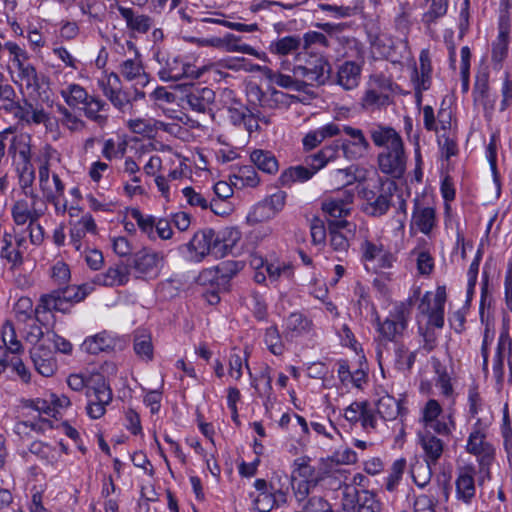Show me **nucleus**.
Instances as JSON below:
<instances>
[{
	"instance_id": "nucleus-1",
	"label": "nucleus",
	"mask_w": 512,
	"mask_h": 512,
	"mask_svg": "<svg viewBox=\"0 0 512 512\" xmlns=\"http://www.w3.org/2000/svg\"><path fill=\"white\" fill-rule=\"evenodd\" d=\"M234 234L235 237L231 242H227L214 230L203 229L194 234L187 247L190 252L194 253L193 258L196 261H201L207 255L222 258L232 250L235 242L238 240V231H235ZM231 235H233V232H231Z\"/></svg>"
},
{
	"instance_id": "nucleus-2",
	"label": "nucleus",
	"mask_w": 512,
	"mask_h": 512,
	"mask_svg": "<svg viewBox=\"0 0 512 512\" xmlns=\"http://www.w3.org/2000/svg\"><path fill=\"white\" fill-rule=\"evenodd\" d=\"M292 72L301 80L303 86H321L329 79L331 66L324 57L303 51L296 54Z\"/></svg>"
},
{
	"instance_id": "nucleus-3",
	"label": "nucleus",
	"mask_w": 512,
	"mask_h": 512,
	"mask_svg": "<svg viewBox=\"0 0 512 512\" xmlns=\"http://www.w3.org/2000/svg\"><path fill=\"white\" fill-rule=\"evenodd\" d=\"M396 189V183L388 179L378 178L374 183H368L361 190L362 198L365 200L363 211L373 217L386 214Z\"/></svg>"
},
{
	"instance_id": "nucleus-4",
	"label": "nucleus",
	"mask_w": 512,
	"mask_h": 512,
	"mask_svg": "<svg viewBox=\"0 0 512 512\" xmlns=\"http://www.w3.org/2000/svg\"><path fill=\"white\" fill-rule=\"evenodd\" d=\"M468 453L476 456L479 463L478 483L481 485L485 479L490 478V466L495 459V448L487 440L486 428L480 420L474 425L466 445Z\"/></svg>"
},
{
	"instance_id": "nucleus-5",
	"label": "nucleus",
	"mask_w": 512,
	"mask_h": 512,
	"mask_svg": "<svg viewBox=\"0 0 512 512\" xmlns=\"http://www.w3.org/2000/svg\"><path fill=\"white\" fill-rule=\"evenodd\" d=\"M157 60L160 66L157 74L164 82H176L181 79H198L208 70L206 66L196 67L191 63L184 62L181 58L176 56L160 58L159 54H157Z\"/></svg>"
},
{
	"instance_id": "nucleus-6",
	"label": "nucleus",
	"mask_w": 512,
	"mask_h": 512,
	"mask_svg": "<svg viewBox=\"0 0 512 512\" xmlns=\"http://www.w3.org/2000/svg\"><path fill=\"white\" fill-rule=\"evenodd\" d=\"M421 421L425 431H433L440 436H448L454 427L451 415H442V407L434 399L427 401L423 407Z\"/></svg>"
},
{
	"instance_id": "nucleus-7",
	"label": "nucleus",
	"mask_w": 512,
	"mask_h": 512,
	"mask_svg": "<svg viewBox=\"0 0 512 512\" xmlns=\"http://www.w3.org/2000/svg\"><path fill=\"white\" fill-rule=\"evenodd\" d=\"M85 293L79 287L70 286L64 289L52 291L41 297L40 302L45 311H59L67 313L74 302L84 299Z\"/></svg>"
},
{
	"instance_id": "nucleus-8",
	"label": "nucleus",
	"mask_w": 512,
	"mask_h": 512,
	"mask_svg": "<svg viewBox=\"0 0 512 512\" xmlns=\"http://www.w3.org/2000/svg\"><path fill=\"white\" fill-rule=\"evenodd\" d=\"M409 317V307L404 303L398 304L383 322L378 319V332L385 339L395 341L407 329Z\"/></svg>"
},
{
	"instance_id": "nucleus-9",
	"label": "nucleus",
	"mask_w": 512,
	"mask_h": 512,
	"mask_svg": "<svg viewBox=\"0 0 512 512\" xmlns=\"http://www.w3.org/2000/svg\"><path fill=\"white\" fill-rule=\"evenodd\" d=\"M341 133L346 138L340 139L341 150L345 158L349 160H357L364 157L371 149L370 143L364 132L349 125H340Z\"/></svg>"
},
{
	"instance_id": "nucleus-10",
	"label": "nucleus",
	"mask_w": 512,
	"mask_h": 512,
	"mask_svg": "<svg viewBox=\"0 0 512 512\" xmlns=\"http://www.w3.org/2000/svg\"><path fill=\"white\" fill-rule=\"evenodd\" d=\"M163 256L149 249H142L133 254L129 269H133L135 276L141 279L156 278L161 269Z\"/></svg>"
},
{
	"instance_id": "nucleus-11",
	"label": "nucleus",
	"mask_w": 512,
	"mask_h": 512,
	"mask_svg": "<svg viewBox=\"0 0 512 512\" xmlns=\"http://www.w3.org/2000/svg\"><path fill=\"white\" fill-rule=\"evenodd\" d=\"M407 156L404 144L383 149L377 156L379 170L392 178H401L406 170Z\"/></svg>"
},
{
	"instance_id": "nucleus-12",
	"label": "nucleus",
	"mask_w": 512,
	"mask_h": 512,
	"mask_svg": "<svg viewBox=\"0 0 512 512\" xmlns=\"http://www.w3.org/2000/svg\"><path fill=\"white\" fill-rule=\"evenodd\" d=\"M126 47L133 57L120 63L119 74L127 81H133L135 85L144 87L149 83V77L144 70L137 47L132 41H126Z\"/></svg>"
},
{
	"instance_id": "nucleus-13",
	"label": "nucleus",
	"mask_w": 512,
	"mask_h": 512,
	"mask_svg": "<svg viewBox=\"0 0 512 512\" xmlns=\"http://www.w3.org/2000/svg\"><path fill=\"white\" fill-rule=\"evenodd\" d=\"M104 96L119 111L126 112L132 108L131 97L122 90L120 76L117 73H110L100 83Z\"/></svg>"
},
{
	"instance_id": "nucleus-14",
	"label": "nucleus",
	"mask_w": 512,
	"mask_h": 512,
	"mask_svg": "<svg viewBox=\"0 0 512 512\" xmlns=\"http://www.w3.org/2000/svg\"><path fill=\"white\" fill-rule=\"evenodd\" d=\"M215 100V92L208 87H193L185 96L184 101L188 107L199 114L214 118L212 104Z\"/></svg>"
},
{
	"instance_id": "nucleus-15",
	"label": "nucleus",
	"mask_w": 512,
	"mask_h": 512,
	"mask_svg": "<svg viewBox=\"0 0 512 512\" xmlns=\"http://www.w3.org/2000/svg\"><path fill=\"white\" fill-rule=\"evenodd\" d=\"M90 390L91 389L87 391V396L90 397V399L86 406V412L90 418L99 419L105 414L106 406L112 400V391L103 379L92 389L93 398L90 394Z\"/></svg>"
},
{
	"instance_id": "nucleus-16",
	"label": "nucleus",
	"mask_w": 512,
	"mask_h": 512,
	"mask_svg": "<svg viewBox=\"0 0 512 512\" xmlns=\"http://www.w3.org/2000/svg\"><path fill=\"white\" fill-rule=\"evenodd\" d=\"M354 193L344 190L336 196L329 197L322 202L323 212L331 218L340 219L346 217L351 209Z\"/></svg>"
},
{
	"instance_id": "nucleus-17",
	"label": "nucleus",
	"mask_w": 512,
	"mask_h": 512,
	"mask_svg": "<svg viewBox=\"0 0 512 512\" xmlns=\"http://www.w3.org/2000/svg\"><path fill=\"white\" fill-rule=\"evenodd\" d=\"M475 467L467 465L461 467L457 471L456 497L466 504H469L475 496Z\"/></svg>"
},
{
	"instance_id": "nucleus-18",
	"label": "nucleus",
	"mask_w": 512,
	"mask_h": 512,
	"mask_svg": "<svg viewBox=\"0 0 512 512\" xmlns=\"http://www.w3.org/2000/svg\"><path fill=\"white\" fill-rule=\"evenodd\" d=\"M129 279V266L119 262L110 266L105 272L96 274L93 278V283L100 286L114 287L126 285Z\"/></svg>"
},
{
	"instance_id": "nucleus-19",
	"label": "nucleus",
	"mask_w": 512,
	"mask_h": 512,
	"mask_svg": "<svg viewBox=\"0 0 512 512\" xmlns=\"http://www.w3.org/2000/svg\"><path fill=\"white\" fill-rule=\"evenodd\" d=\"M369 134L376 147L388 149L389 147H396L404 144L400 134L390 126L382 124L374 125L370 128Z\"/></svg>"
},
{
	"instance_id": "nucleus-20",
	"label": "nucleus",
	"mask_w": 512,
	"mask_h": 512,
	"mask_svg": "<svg viewBox=\"0 0 512 512\" xmlns=\"http://www.w3.org/2000/svg\"><path fill=\"white\" fill-rule=\"evenodd\" d=\"M70 243L76 251L82 252V239L86 233L96 234L97 226L93 217L86 213L78 221H70Z\"/></svg>"
},
{
	"instance_id": "nucleus-21",
	"label": "nucleus",
	"mask_w": 512,
	"mask_h": 512,
	"mask_svg": "<svg viewBox=\"0 0 512 512\" xmlns=\"http://www.w3.org/2000/svg\"><path fill=\"white\" fill-rule=\"evenodd\" d=\"M117 10L125 20L127 29L133 33L145 34L153 25V20L150 16L139 14L132 8L117 5Z\"/></svg>"
},
{
	"instance_id": "nucleus-22",
	"label": "nucleus",
	"mask_w": 512,
	"mask_h": 512,
	"mask_svg": "<svg viewBox=\"0 0 512 512\" xmlns=\"http://www.w3.org/2000/svg\"><path fill=\"white\" fill-rule=\"evenodd\" d=\"M433 431H424L418 434L419 443L424 452L425 461L436 465L444 450L443 441L432 434Z\"/></svg>"
},
{
	"instance_id": "nucleus-23",
	"label": "nucleus",
	"mask_w": 512,
	"mask_h": 512,
	"mask_svg": "<svg viewBox=\"0 0 512 512\" xmlns=\"http://www.w3.org/2000/svg\"><path fill=\"white\" fill-rule=\"evenodd\" d=\"M386 87V80L380 76H374L370 80V87L365 91L362 97V106L364 109H374L383 106L388 101V96L378 89Z\"/></svg>"
},
{
	"instance_id": "nucleus-24",
	"label": "nucleus",
	"mask_w": 512,
	"mask_h": 512,
	"mask_svg": "<svg viewBox=\"0 0 512 512\" xmlns=\"http://www.w3.org/2000/svg\"><path fill=\"white\" fill-rule=\"evenodd\" d=\"M11 214L14 223L18 226H22L27 223H32L33 221H38L44 215V211L33 207L27 200L20 199L13 204Z\"/></svg>"
},
{
	"instance_id": "nucleus-25",
	"label": "nucleus",
	"mask_w": 512,
	"mask_h": 512,
	"mask_svg": "<svg viewBox=\"0 0 512 512\" xmlns=\"http://www.w3.org/2000/svg\"><path fill=\"white\" fill-rule=\"evenodd\" d=\"M341 134V127L336 123H328L316 130L310 131L302 140L305 150H312L321 144L325 139Z\"/></svg>"
},
{
	"instance_id": "nucleus-26",
	"label": "nucleus",
	"mask_w": 512,
	"mask_h": 512,
	"mask_svg": "<svg viewBox=\"0 0 512 512\" xmlns=\"http://www.w3.org/2000/svg\"><path fill=\"white\" fill-rule=\"evenodd\" d=\"M412 224L415 225L422 233L428 235L436 224L434 208L422 206L418 200H415Z\"/></svg>"
},
{
	"instance_id": "nucleus-27",
	"label": "nucleus",
	"mask_w": 512,
	"mask_h": 512,
	"mask_svg": "<svg viewBox=\"0 0 512 512\" xmlns=\"http://www.w3.org/2000/svg\"><path fill=\"white\" fill-rule=\"evenodd\" d=\"M361 68L354 62L347 61L339 66L337 84L345 90L355 89L359 85Z\"/></svg>"
},
{
	"instance_id": "nucleus-28",
	"label": "nucleus",
	"mask_w": 512,
	"mask_h": 512,
	"mask_svg": "<svg viewBox=\"0 0 512 512\" xmlns=\"http://www.w3.org/2000/svg\"><path fill=\"white\" fill-rule=\"evenodd\" d=\"M512 340L510 338L508 329H504L499 336L496 355L493 359V373L498 382H500L504 375V352L511 350Z\"/></svg>"
},
{
	"instance_id": "nucleus-29",
	"label": "nucleus",
	"mask_w": 512,
	"mask_h": 512,
	"mask_svg": "<svg viewBox=\"0 0 512 512\" xmlns=\"http://www.w3.org/2000/svg\"><path fill=\"white\" fill-rule=\"evenodd\" d=\"M115 340L106 332L88 337L82 344V349L89 354H99L114 349Z\"/></svg>"
},
{
	"instance_id": "nucleus-30",
	"label": "nucleus",
	"mask_w": 512,
	"mask_h": 512,
	"mask_svg": "<svg viewBox=\"0 0 512 512\" xmlns=\"http://www.w3.org/2000/svg\"><path fill=\"white\" fill-rule=\"evenodd\" d=\"M222 96L226 99L225 106L227 108L230 122L235 126L242 125L249 109L234 98L232 90H224Z\"/></svg>"
},
{
	"instance_id": "nucleus-31",
	"label": "nucleus",
	"mask_w": 512,
	"mask_h": 512,
	"mask_svg": "<svg viewBox=\"0 0 512 512\" xmlns=\"http://www.w3.org/2000/svg\"><path fill=\"white\" fill-rule=\"evenodd\" d=\"M14 82L24 87L29 93H37L40 89V77L32 63L16 72Z\"/></svg>"
},
{
	"instance_id": "nucleus-32",
	"label": "nucleus",
	"mask_w": 512,
	"mask_h": 512,
	"mask_svg": "<svg viewBox=\"0 0 512 512\" xmlns=\"http://www.w3.org/2000/svg\"><path fill=\"white\" fill-rule=\"evenodd\" d=\"M107 103L98 97L90 96L84 104V115L98 124L100 127L106 125L108 117L107 115L101 114V112L107 110Z\"/></svg>"
},
{
	"instance_id": "nucleus-33",
	"label": "nucleus",
	"mask_w": 512,
	"mask_h": 512,
	"mask_svg": "<svg viewBox=\"0 0 512 512\" xmlns=\"http://www.w3.org/2000/svg\"><path fill=\"white\" fill-rule=\"evenodd\" d=\"M15 118L26 123L40 124L47 120V115L43 109L34 107L31 103L24 101L22 104L19 102L15 113Z\"/></svg>"
},
{
	"instance_id": "nucleus-34",
	"label": "nucleus",
	"mask_w": 512,
	"mask_h": 512,
	"mask_svg": "<svg viewBox=\"0 0 512 512\" xmlns=\"http://www.w3.org/2000/svg\"><path fill=\"white\" fill-rule=\"evenodd\" d=\"M302 40L297 35H290L274 40L269 45L270 53L277 56H286L299 50Z\"/></svg>"
},
{
	"instance_id": "nucleus-35",
	"label": "nucleus",
	"mask_w": 512,
	"mask_h": 512,
	"mask_svg": "<svg viewBox=\"0 0 512 512\" xmlns=\"http://www.w3.org/2000/svg\"><path fill=\"white\" fill-rule=\"evenodd\" d=\"M314 176V171H311L309 167L297 165L292 166L284 170L280 177L279 182L282 186H291L293 183L296 182H306L310 180Z\"/></svg>"
},
{
	"instance_id": "nucleus-36",
	"label": "nucleus",
	"mask_w": 512,
	"mask_h": 512,
	"mask_svg": "<svg viewBox=\"0 0 512 512\" xmlns=\"http://www.w3.org/2000/svg\"><path fill=\"white\" fill-rule=\"evenodd\" d=\"M301 480L309 481L312 484H318L320 481L319 473L315 467L310 465L309 457H300L294 461V469L292 472V479L296 481V478Z\"/></svg>"
},
{
	"instance_id": "nucleus-37",
	"label": "nucleus",
	"mask_w": 512,
	"mask_h": 512,
	"mask_svg": "<svg viewBox=\"0 0 512 512\" xmlns=\"http://www.w3.org/2000/svg\"><path fill=\"white\" fill-rule=\"evenodd\" d=\"M312 328V322L301 313H291L285 321V333L287 336L298 337L308 333Z\"/></svg>"
},
{
	"instance_id": "nucleus-38",
	"label": "nucleus",
	"mask_w": 512,
	"mask_h": 512,
	"mask_svg": "<svg viewBox=\"0 0 512 512\" xmlns=\"http://www.w3.org/2000/svg\"><path fill=\"white\" fill-rule=\"evenodd\" d=\"M250 159L259 170L265 173L274 174L279 169L278 161L270 151L254 150L250 154Z\"/></svg>"
},
{
	"instance_id": "nucleus-39",
	"label": "nucleus",
	"mask_w": 512,
	"mask_h": 512,
	"mask_svg": "<svg viewBox=\"0 0 512 512\" xmlns=\"http://www.w3.org/2000/svg\"><path fill=\"white\" fill-rule=\"evenodd\" d=\"M346 220H336L329 222L330 245L336 252H346L349 248V241L339 230L346 227Z\"/></svg>"
},
{
	"instance_id": "nucleus-40",
	"label": "nucleus",
	"mask_w": 512,
	"mask_h": 512,
	"mask_svg": "<svg viewBox=\"0 0 512 512\" xmlns=\"http://www.w3.org/2000/svg\"><path fill=\"white\" fill-rule=\"evenodd\" d=\"M446 292L444 287H438L434 296L426 293L419 304V310L426 312H444Z\"/></svg>"
},
{
	"instance_id": "nucleus-41",
	"label": "nucleus",
	"mask_w": 512,
	"mask_h": 512,
	"mask_svg": "<svg viewBox=\"0 0 512 512\" xmlns=\"http://www.w3.org/2000/svg\"><path fill=\"white\" fill-rule=\"evenodd\" d=\"M402 410L400 402L388 394L382 396L377 402V413L384 420H395Z\"/></svg>"
},
{
	"instance_id": "nucleus-42",
	"label": "nucleus",
	"mask_w": 512,
	"mask_h": 512,
	"mask_svg": "<svg viewBox=\"0 0 512 512\" xmlns=\"http://www.w3.org/2000/svg\"><path fill=\"white\" fill-rule=\"evenodd\" d=\"M31 359L36 371L44 377L52 376L57 368L55 360L47 353L41 354L40 348H34L30 351Z\"/></svg>"
},
{
	"instance_id": "nucleus-43",
	"label": "nucleus",
	"mask_w": 512,
	"mask_h": 512,
	"mask_svg": "<svg viewBox=\"0 0 512 512\" xmlns=\"http://www.w3.org/2000/svg\"><path fill=\"white\" fill-rule=\"evenodd\" d=\"M264 75L271 83L276 84L279 87L295 91H301L303 89V83L294 75L290 76L280 72H275L267 67L264 68Z\"/></svg>"
},
{
	"instance_id": "nucleus-44",
	"label": "nucleus",
	"mask_w": 512,
	"mask_h": 512,
	"mask_svg": "<svg viewBox=\"0 0 512 512\" xmlns=\"http://www.w3.org/2000/svg\"><path fill=\"white\" fill-rule=\"evenodd\" d=\"M241 38L232 34L227 33L221 37V48L222 50L229 53H243L251 56L258 57V52L255 48L248 44L240 43Z\"/></svg>"
},
{
	"instance_id": "nucleus-45",
	"label": "nucleus",
	"mask_w": 512,
	"mask_h": 512,
	"mask_svg": "<svg viewBox=\"0 0 512 512\" xmlns=\"http://www.w3.org/2000/svg\"><path fill=\"white\" fill-rule=\"evenodd\" d=\"M416 359V352H411L402 343H396L394 348V367L398 371H410Z\"/></svg>"
},
{
	"instance_id": "nucleus-46",
	"label": "nucleus",
	"mask_w": 512,
	"mask_h": 512,
	"mask_svg": "<svg viewBox=\"0 0 512 512\" xmlns=\"http://www.w3.org/2000/svg\"><path fill=\"white\" fill-rule=\"evenodd\" d=\"M60 95L65 100L66 104L73 108L80 104L84 105L90 97L82 86L74 83L61 89Z\"/></svg>"
},
{
	"instance_id": "nucleus-47",
	"label": "nucleus",
	"mask_w": 512,
	"mask_h": 512,
	"mask_svg": "<svg viewBox=\"0 0 512 512\" xmlns=\"http://www.w3.org/2000/svg\"><path fill=\"white\" fill-rule=\"evenodd\" d=\"M59 114V123L71 132H79L85 129L86 123L71 112L67 107L59 104L56 106Z\"/></svg>"
},
{
	"instance_id": "nucleus-48",
	"label": "nucleus",
	"mask_w": 512,
	"mask_h": 512,
	"mask_svg": "<svg viewBox=\"0 0 512 512\" xmlns=\"http://www.w3.org/2000/svg\"><path fill=\"white\" fill-rule=\"evenodd\" d=\"M29 451L48 464L56 463L60 456V453L56 447L41 441L32 442L29 446Z\"/></svg>"
},
{
	"instance_id": "nucleus-49",
	"label": "nucleus",
	"mask_w": 512,
	"mask_h": 512,
	"mask_svg": "<svg viewBox=\"0 0 512 512\" xmlns=\"http://www.w3.org/2000/svg\"><path fill=\"white\" fill-rule=\"evenodd\" d=\"M13 236L11 233L4 232L2 237V247L0 256L6 259L13 266H19L23 263L22 251L12 248Z\"/></svg>"
},
{
	"instance_id": "nucleus-50",
	"label": "nucleus",
	"mask_w": 512,
	"mask_h": 512,
	"mask_svg": "<svg viewBox=\"0 0 512 512\" xmlns=\"http://www.w3.org/2000/svg\"><path fill=\"white\" fill-rule=\"evenodd\" d=\"M355 170L354 166H350L332 171L328 177L329 185L333 188H340L353 184L356 180Z\"/></svg>"
},
{
	"instance_id": "nucleus-51",
	"label": "nucleus",
	"mask_w": 512,
	"mask_h": 512,
	"mask_svg": "<svg viewBox=\"0 0 512 512\" xmlns=\"http://www.w3.org/2000/svg\"><path fill=\"white\" fill-rule=\"evenodd\" d=\"M4 49L10 54V62L15 72H18L22 67H26L31 64L28 53L20 48L16 43L7 42L4 45Z\"/></svg>"
},
{
	"instance_id": "nucleus-52",
	"label": "nucleus",
	"mask_w": 512,
	"mask_h": 512,
	"mask_svg": "<svg viewBox=\"0 0 512 512\" xmlns=\"http://www.w3.org/2000/svg\"><path fill=\"white\" fill-rule=\"evenodd\" d=\"M448 10V0H431L428 10L422 16V22L430 26L444 17Z\"/></svg>"
},
{
	"instance_id": "nucleus-53",
	"label": "nucleus",
	"mask_w": 512,
	"mask_h": 512,
	"mask_svg": "<svg viewBox=\"0 0 512 512\" xmlns=\"http://www.w3.org/2000/svg\"><path fill=\"white\" fill-rule=\"evenodd\" d=\"M405 469L406 460L404 458L397 459L393 462L390 473L385 481V488L387 491L394 492L397 489Z\"/></svg>"
},
{
	"instance_id": "nucleus-54",
	"label": "nucleus",
	"mask_w": 512,
	"mask_h": 512,
	"mask_svg": "<svg viewBox=\"0 0 512 512\" xmlns=\"http://www.w3.org/2000/svg\"><path fill=\"white\" fill-rule=\"evenodd\" d=\"M8 153L15 156L17 153L20 155L24 162L30 159V147L28 144V137L25 135L13 136L9 138Z\"/></svg>"
},
{
	"instance_id": "nucleus-55",
	"label": "nucleus",
	"mask_w": 512,
	"mask_h": 512,
	"mask_svg": "<svg viewBox=\"0 0 512 512\" xmlns=\"http://www.w3.org/2000/svg\"><path fill=\"white\" fill-rule=\"evenodd\" d=\"M134 351L136 355L144 361H150L153 358V345L151 337L146 334H136L134 337Z\"/></svg>"
},
{
	"instance_id": "nucleus-56",
	"label": "nucleus",
	"mask_w": 512,
	"mask_h": 512,
	"mask_svg": "<svg viewBox=\"0 0 512 512\" xmlns=\"http://www.w3.org/2000/svg\"><path fill=\"white\" fill-rule=\"evenodd\" d=\"M432 466L434 465L427 462H416L411 465L410 472L416 485L424 487L430 482L432 477Z\"/></svg>"
},
{
	"instance_id": "nucleus-57",
	"label": "nucleus",
	"mask_w": 512,
	"mask_h": 512,
	"mask_svg": "<svg viewBox=\"0 0 512 512\" xmlns=\"http://www.w3.org/2000/svg\"><path fill=\"white\" fill-rule=\"evenodd\" d=\"M2 340L9 353L15 355L23 352V346L17 339L14 326L11 323H6L2 329Z\"/></svg>"
},
{
	"instance_id": "nucleus-58",
	"label": "nucleus",
	"mask_w": 512,
	"mask_h": 512,
	"mask_svg": "<svg viewBox=\"0 0 512 512\" xmlns=\"http://www.w3.org/2000/svg\"><path fill=\"white\" fill-rule=\"evenodd\" d=\"M38 312L33 309V302L29 297H21L14 305V313L19 322L25 323L32 319L34 313Z\"/></svg>"
},
{
	"instance_id": "nucleus-59",
	"label": "nucleus",
	"mask_w": 512,
	"mask_h": 512,
	"mask_svg": "<svg viewBox=\"0 0 512 512\" xmlns=\"http://www.w3.org/2000/svg\"><path fill=\"white\" fill-rule=\"evenodd\" d=\"M234 178L237 181H240V184L243 187L254 188L260 182L257 172L255 171L254 167L250 165L240 167L234 174Z\"/></svg>"
},
{
	"instance_id": "nucleus-60",
	"label": "nucleus",
	"mask_w": 512,
	"mask_h": 512,
	"mask_svg": "<svg viewBox=\"0 0 512 512\" xmlns=\"http://www.w3.org/2000/svg\"><path fill=\"white\" fill-rule=\"evenodd\" d=\"M182 192L187 199V202L191 206H198L201 209H207L210 207L215 214H220V212L215 209L216 202L209 203V201L202 194L196 192L193 188L186 187L182 190Z\"/></svg>"
},
{
	"instance_id": "nucleus-61",
	"label": "nucleus",
	"mask_w": 512,
	"mask_h": 512,
	"mask_svg": "<svg viewBox=\"0 0 512 512\" xmlns=\"http://www.w3.org/2000/svg\"><path fill=\"white\" fill-rule=\"evenodd\" d=\"M264 341L274 355H281L284 352V345L281 340L279 331L275 325H272L266 329Z\"/></svg>"
},
{
	"instance_id": "nucleus-62",
	"label": "nucleus",
	"mask_w": 512,
	"mask_h": 512,
	"mask_svg": "<svg viewBox=\"0 0 512 512\" xmlns=\"http://www.w3.org/2000/svg\"><path fill=\"white\" fill-rule=\"evenodd\" d=\"M276 215L272 212L264 201L257 203L248 214V220L252 223H261L274 218Z\"/></svg>"
},
{
	"instance_id": "nucleus-63",
	"label": "nucleus",
	"mask_w": 512,
	"mask_h": 512,
	"mask_svg": "<svg viewBox=\"0 0 512 512\" xmlns=\"http://www.w3.org/2000/svg\"><path fill=\"white\" fill-rule=\"evenodd\" d=\"M330 507V503L321 496H312L301 502L305 512H327Z\"/></svg>"
},
{
	"instance_id": "nucleus-64",
	"label": "nucleus",
	"mask_w": 512,
	"mask_h": 512,
	"mask_svg": "<svg viewBox=\"0 0 512 512\" xmlns=\"http://www.w3.org/2000/svg\"><path fill=\"white\" fill-rule=\"evenodd\" d=\"M379 510V503L369 492H363V495L358 498V506L355 508V512H379Z\"/></svg>"
}]
</instances>
